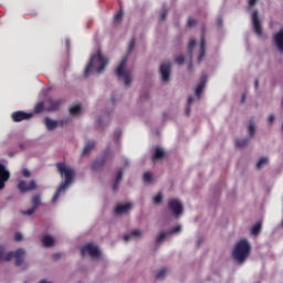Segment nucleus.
I'll return each instance as SVG.
<instances>
[{"label": "nucleus", "instance_id": "1", "mask_svg": "<svg viewBox=\"0 0 283 283\" xmlns=\"http://www.w3.org/2000/svg\"><path fill=\"white\" fill-rule=\"evenodd\" d=\"M56 169H57L62 180H64V181L60 185V187L53 195L52 202H56V200H59V198H61V196H63V193H65V191H67V189H70V185L72 184V167L71 166H67L65 163H57Z\"/></svg>", "mask_w": 283, "mask_h": 283}, {"label": "nucleus", "instance_id": "2", "mask_svg": "<svg viewBox=\"0 0 283 283\" xmlns=\"http://www.w3.org/2000/svg\"><path fill=\"white\" fill-rule=\"evenodd\" d=\"M107 64H109V60H107V57L103 55V52L101 51V49H98L97 53L92 55L85 69L84 76L85 77L90 76V74H92V71L94 69H96L97 74H102L103 72H105Z\"/></svg>", "mask_w": 283, "mask_h": 283}, {"label": "nucleus", "instance_id": "3", "mask_svg": "<svg viewBox=\"0 0 283 283\" xmlns=\"http://www.w3.org/2000/svg\"><path fill=\"white\" fill-rule=\"evenodd\" d=\"M251 247L247 240H241L237 243L235 249L232 253L233 259L242 264L249 256Z\"/></svg>", "mask_w": 283, "mask_h": 283}, {"label": "nucleus", "instance_id": "4", "mask_svg": "<svg viewBox=\"0 0 283 283\" xmlns=\"http://www.w3.org/2000/svg\"><path fill=\"white\" fill-rule=\"evenodd\" d=\"M12 259H14L17 266H21L23 269V266H25V250L18 249L14 252H8L3 258L4 262H10Z\"/></svg>", "mask_w": 283, "mask_h": 283}, {"label": "nucleus", "instance_id": "5", "mask_svg": "<svg viewBox=\"0 0 283 283\" xmlns=\"http://www.w3.org/2000/svg\"><path fill=\"white\" fill-rule=\"evenodd\" d=\"M127 66V57H123L119 66H117L115 74L124 80L125 85L128 87L132 84L130 71H126L125 67Z\"/></svg>", "mask_w": 283, "mask_h": 283}, {"label": "nucleus", "instance_id": "6", "mask_svg": "<svg viewBox=\"0 0 283 283\" xmlns=\"http://www.w3.org/2000/svg\"><path fill=\"white\" fill-rule=\"evenodd\" d=\"M18 189L20 193H28V191H34L36 189V181L34 180L28 181L24 179H19Z\"/></svg>", "mask_w": 283, "mask_h": 283}, {"label": "nucleus", "instance_id": "7", "mask_svg": "<svg viewBox=\"0 0 283 283\" xmlns=\"http://www.w3.org/2000/svg\"><path fill=\"white\" fill-rule=\"evenodd\" d=\"M81 252L83 256L88 254L92 259L101 258V250L92 243H87L86 245H84Z\"/></svg>", "mask_w": 283, "mask_h": 283}, {"label": "nucleus", "instance_id": "8", "mask_svg": "<svg viewBox=\"0 0 283 283\" xmlns=\"http://www.w3.org/2000/svg\"><path fill=\"white\" fill-rule=\"evenodd\" d=\"M10 180V170L0 164V191L6 189V182Z\"/></svg>", "mask_w": 283, "mask_h": 283}, {"label": "nucleus", "instance_id": "9", "mask_svg": "<svg viewBox=\"0 0 283 283\" xmlns=\"http://www.w3.org/2000/svg\"><path fill=\"white\" fill-rule=\"evenodd\" d=\"M168 209L172 211V213L176 217H179L180 214H182V205L177 199H172L169 201Z\"/></svg>", "mask_w": 283, "mask_h": 283}, {"label": "nucleus", "instance_id": "10", "mask_svg": "<svg viewBox=\"0 0 283 283\" xmlns=\"http://www.w3.org/2000/svg\"><path fill=\"white\" fill-rule=\"evenodd\" d=\"M109 155H111L109 149H106V150L104 151V156L102 157V159H101V160H96V161L93 164L92 169H93L94 171H98V170L103 169V166H105V164L107 163V159H109Z\"/></svg>", "mask_w": 283, "mask_h": 283}, {"label": "nucleus", "instance_id": "11", "mask_svg": "<svg viewBox=\"0 0 283 283\" xmlns=\"http://www.w3.org/2000/svg\"><path fill=\"white\" fill-rule=\"evenodd\" d=\"M171 64L170 62H164L160 64V74L164 82H168L170 78Z\"/></svg>", "mask_w": 283, "mask_h": 283}, {"label": "nucleus", "instance_id": "12", "mask_svg": "<svg viewBox=\"0 0 283 283\" xmlns=\"http://www.w3.org/2000/svg\"><path fill=\"white\" fill-rule=\"evenodd\" d=\"M12 120L14 123H21V120H30V118H32L33 114L32 113H25V112H15L12 115Z\"/></svg>", "mask_w": 283, "mask_h": 283}, {"label": "nucleus", "instance_id": "13", "mask_svg": "<svg viewBox=\"0 0 283 283\" xmlns=\"http://www.w3.org/2000/svg\"><path fill=\"white\" fill-rule=\"evenodd\" d=\"M252 21H253V27H254V32L261 36L262 34V27L260 23V18L258 11H253L252 13Z\"/></svg>", "mask_w": 283, "mask_h": 283}, {"label": "nucleus", "instance_id": "14", "mask_svg": "<svg viewBox=\"0 0 283 283\" xmlns=\"http://www.w3.org/2000/svg\"><path fill=\"white\" fill-rule=\"evenodd\" d=\"M206 83H207V75H202V77H201V80H200V82L197 85V88L195 91V94L198 97V99L201 98V94H202V92H203V90L206 87Z\"/></svg>", "mask_w": 283, "mask_h": 283}, {"label": "nucleus", "instance_id": "15", "mask_svg": "<svg viewBox=\"0 0 283 283\" xmlns=\"http://www.w3.org/2000/svg\"><path fill=\"white\" fill-rule=\"evenodd\" d=\"M41 242L43 247H45L46 249H50L54 247V244L56 243V240L54 239V237L46 234L41 239Z\"/></svg>", "mask_w": 283, "mask_h": 283}, {"label": "nucleus", "instance_id": "16", "mask_svg": "<svg viewBox=\"0 0 283 283\" xmlns=\"http://www.w3.org/2000/svg\"><path fill=\"white\" fill-rule=\"evenodd\" d=\"M44 125L49 132H52L53 129H56V127H59V122L46 117L44 119Z\"/></svg>", "mask_w": 283, "mask_h": 283}, {"label": "nucleus", "instance_id": "17", "mask_svg": "<svg viewBox=\"0 0 283 283\" xmlns=\"http://www.w3.org/2000/svg\"><path fill=\"white\" fill-rule=\"evenodd\" d=\"M59 107H61V102H59V101L49 99L46 102V109L49 112H56V109H59Z\"/></svg>", "mask_w": 283, "mask_h": 283}, {"label": "nucleus", "instance_id": "18", "mask_svg": "<svg viewBox=\"0 0 283 283\" xmlns=\"http://www.w3.org/2000/svg\"><path fill=\"white\" fill-rule=\"evenodd\" d=\"M274 41L277 49L283 52V29L279 31L276 35H274Z\"/></svg>", "mask_w": 283, "mask_h": 283}, {"label": "nucleus", "instance_id": "19", "mask_svg": "<svg viewBox=\"0 0 283 283\" xmlns=\"http://www.w3.org/2000/svg\"><path fill=\"white\" fill-rule=\"evenodd\" d=\"M132 207H133L132 203L118 205L115 209V213L116 214L127 213V211H129Z\"/></svg>", "mask_w": 283, "mask_h": 283}, {"label": "nucleus", "instance_id": "20", "mask_svg": "<svg viewBox=\"0 0 283 283\" xmlns=\"http://www.w3.org/2000/svg\"><path fill=\"white\" fill-rule=\"evenodd\" d=\"M95 147H96V143H94V140H90V142L85 145L82 155H83V156L90 155V153H92V150H94Z\"/></svg>", "mask_w": 283, "mask_h": 283}, {"label": "nucleus", "instance_id": "21", "mask_svg": "<svg viewBox=\"0 0 283 283\" xmlns=\"http://www.w3.org/2000/svg\"><path fill=\"white\" fill-rule=\"evenodd\" d=\"M83 114V106L81 104H76L72 106V117H76Z\"/></svg>", "mask_w": 283, "mask_h": 283}, {"label": "nucleus", "instance_id": "22", "mask_svg": "<svg viewBox=\"0 0 283 283\" xmlns=\"http://www.w3.org/2000/svg\"><path fill=\"white\" fill-rule=\"evenodd\" d=\"M123 180V170L117 171V176L115 179V184L113 186V191H118V186L120 185V181Z\"/></svg>", "mask_w": 283, "mask_h": 283}, {"label": "nucleus", "instance_id": "23", "mask_svg": "<svg viewBox=\"0 0 283 283\" xmlns=\"http://www.w3.org/2000/svg\"><path fill=\"white\" fill-rule=\"evenodd\" d=\"M205 54H206V41H205V38L202 35L201 44H200V54H199V57H198V62L199 63L202 61Z\"/></svg>", "mask_w": 283, "mask_h": 283}, {"label": "nucleus", "instance_id": "24", "mask_svg": "<svg viewBox=\"0 0 283 283\" xmlns=\"http://www.w3.org/2000/svg\"><path fill=\"white\" fill-rule=\"evenodd\" d=\"M140 235H142V232L139 230H134V231L130 232V234L124 235V241L128 242L130 239L138 238Z\"/></svg>", "mask_w": 283, "mask_h": 283}, {"label": "nucleus", "instance_id": "25", "mask_svg": "<svg viewBox=\"0 0 283 283\" xmlns=\"http://www.w3.org/2000/svg\"><path fill=\"white\" fill-rule=\"evenodd\" d=\"M165 156V153L160 148H156L155 155L153 156L151 160L156 163L157 160L161 159Z\"/></svg>", "mask_w": 283, "mask_h": 283}, {"label": "nucleus", "instance_id": "26", "mask_svg": "<svg viewBox=\"0 0 283 283\" xmlns=\"http://www.w3.org/2000/svg\"><path fill=\"white\" fill-rule=\"evenodd\" d=\"M31 205L32 207H34L35 209L39 208V206L41 205V197L40 196H34L31 199Z\"/></svg>", "mask_w": 283, "mask_h": 283}, {"label": "nucleus", "instance_id": "27", "mask_svg": "<svg viewBox=\"0 0 283 283\" xmlns=\"http://www.w3.org/2000/svg\"><path fill=\"white\" fill-rule=\"evenodd\" d=\"M169 235H170L169 231L160 232V234L156 239V242L161 243Z\"/></svg>", "mask_w": 283, "mask_h": 283}, {"label": "nucleus", "instance_id": "28", "mask_svg": "<svg viewBox=\"0 0 283 283\" xmlns=\"http://www.w3.org/2000/svg\"><path fill=\"white\" fill-rule=\"evenodd\" d=\"M261 229H262V224L259 222L255 226H253L251 233L253 235H258L260 233Z\"/></svg>", "mask_w": 283, "mask_h": 283}, {"label": "nucleus", "instance_id": "29", "mask_svg": "<svg viewBox=\"0 0 283 283\" xmlns=\"http://www.w3.org/2000/svg\"><path fill=\"white\" fill-rule=\"evenodd\" d=\"M249 140L250 139H243V140H237L235 142V146L238 147V148H243V147H245L248 144H249Z\"/></svg>", "mask_w": 283, "mask_h": 283}, {"label": "nucleus", "instance_id": "30", "mask_svg": "<svg viewBox=\"0 0 283 283\" xmlns=\"http://www.w3.org/2000/svg\"><path fill=\"white\" fill-rule=\"evenodd\" d=\"M44 107H45V105L42 102L38 103L34 108L35 114H41V112H43Z\"/></svg>", "mask_w": 283, "mask_h": 283}, {"label": "nucleus", "instance_id": "31", "mask_svg": "<svg viewBox=\"0 0 283 283\" xmlns=\"http://www.w3.org/2000/svg\"><path fill=\"white\" fill-rule=\"evenodd\" d=\"M167 269H161L157 274H156V279L157 280H163L165 276H166V274H167Z\"/></svg>", "mask_w": 283, "mask_h": 283}, {"label": "nucleus", "instance_id": "32", "mask_svg": "<svg viewBox=\"0 0 283 283\" xmlns=\"http://www.w3.org/2000/svg\"><path fill=\"white\" fill-rule=\"evenodd\" d=\"M34 211H36V208H34L33 206L27 210H22V214L23 216H32L34 213Z\"/></svg>", "mask_w": 283, "mask_h": 283}, {"label": "nucleus", "instance_id": "33", "mask_svg": "<svg viewBox=\"0 0 283 283\" xmlns=\"http://www.w3.org/2000/svg\"><path fill=\"white\" fill-rule=\"evenodd\" d=\"M268 161H269L268 158H265V157L261 158V159L259 160V163L256 164V168H258V169H261L264 165L268 164Z\"/></svg>", "mask_w": 283, "mask_h": 283}, {"label": "nucleus", "instance_id": "34", "mask_svg": "<svg viewBox=\"0 0 283 283\" xmlns=\"http://www.w3.org/2000/svg\"><path fill=\"white\" fill-rule=\"evenodd\" d=\"M249 134H250V137L252 138L255 134V125L253 122H250V125H249Z\"/></svg>", "mask_w": 283, "mask_h": 283}, {"label": "nucleus", "instance_id": "35", "mask_svg": "<svg viewBox=\"0 0 283 283\" xmlns=\"http://www.w3.org/2000/svg\"><path fill=\"white\" fill-rule=\"evenodd\" d=\"M144 182L149 184L153 180V175L150 172H146L143 177Z\"/></svg>", "mask_w": 283, "mask_h": 283}, {"label": "nucleus", "instance_id": "36", "mask_svg": "<svg viewBox=\"0 0 283 283\" xmlns=\"http://www.w3.org/2000/svg\"><path fill=\"white\" fill-rule=\"evenodd\" d=\"M114 20H115L116 23H120V21H123V10H120L119 12H117L115 14Z\"/></svg>", "mask_w": 283, "mask_h": 283}, {"label": "nucleus", "instance_id": "37", "mask_svg": "<svg viewBox=\"0 0 283 283\" xmlns=\"http://www.w3.org/2000/svg\"><path fill=\"white\" fill-rule=\"evenodd\" d=\"M22 177L23 178H30L32 176V172L30 170H28L27 168H23L21 170Z\"/></svg>", "mask_w": 283, "mask_h": 283}, {"label": "nucleus", "instance_id": "38", "mask_svg": "<svg viewBox=\"0 0 283 283\" xmlns=\"http://www.w3.org/2000/svg\"><path fill=\"white\" fill-rule=\"evenodd\" d=\"M196 45V40H190L189 42V54H190V57H192V50Z\"/></svg>", "mask_w": 283, "mask_h": 283}, {"label": "nucleus", "instance_id": "39", "mask_svg": "<svg viewBox=\"0 0 283 283\" xmlns=\"http://www.w3.org/2000/svg\"><path fill=\"white\" fill-rule=\"evenodd\" d=\"M135 48V40L133 38V40H130L129 44H128V51L127 53L129 54Z\"/></svg>", "mask_w": 283, "mask_h": 283}, {"label": "nucleus", "instance_id": "40", "mask_svg": "<svg viewBox=\"0 0 283 283\" xmlns=\"http://www.w3.org/2000/svg\"><path fill=\"white\" fill-rule=\"evenodd\" d=\"M175 61L177 64L182 65L185 62V57L184 55H178Z\"/></svg>", "mask_w": 283, "mask_h": 283}, {"label": "nucleus", "instance_id": "41", "mask_svg": "<svg viewBox=\"0 0 283 283\" xmlns=\"http://www.w3.org/2000/svg\"><path fill=\"white\" fill-rule=\"evenodd\" d=\"M14 240H15V242H21V240H23V234L20 232H17L14 234Z\"/></svg>", "mask_w": 283, "mask_h": 283}, {"label": "nucleus", "instance_id": "42", "mask_svg": "<svg viewBox=\"0 0 283 283\" xmlns=\"http://www.w3.org/2000/svg\"><path fill=\"white\" fill-rule=\"evenodd\" d=\"M197 24V20H195L193 18H189L188 20V27L189 28H193Z\"/></svg>", "mask_w": 283, "mask_h": 283}, {"label": "nucleus", "instance_id": "43", "mask_svg": "<svg viewBox=\"0 0 283 283\" xmlns=\"http://www.w3.org/2000/svg\"><path fill=\"white\" fill-rule=\"evenodd\" d=\"M161 201H163V196L160 193L154 197L155 203H160Z\"/></svg>", "mask_w": 283, "mask_h": 283}, {"label": "nucleus", "instance_id": "44", "mask_svg": "<svg viewBox=\"0 0 283 283\" xmlns=\"http://www.w3.org/2000/svg\"><path fill=\"white\" fill-rule=\"evenodd\" d=\"M3 258H6L4 250L3 248H0V262H6V259Z\"/></svg>", "mask_w": 283, "mask_h": 283}, {"label": "nucleus", "instance_id": "45", "mask_svg": "<svg viewBox=\"0 0 283 283\" xmlns=\"http://www.w3.org/2000/svg\"><path fill=\"white\" fill-rule=\"evenodd\" d=\"M180 231H181V227L178 226V227L174 228L171 231H168V232H169L170 235H171V234L177 233V232H180Z\"/></svg>", "mask_w": 283, "mask_h": 283}, {"label": "nucleus", "instance_id": "46", "mask_svg": "<svg viewBox=\"0 0 283 283\" xmlns=\"http://www.w3.org/2000/svg\"><path fill=\"white\" fill-rule=\"evenodd\" d=\"M122 135H123V132L117 130V132H115L114 137H115L116 140H119Z\"/></svg>", "mask_w": 283, "mask_h": 283}, {"label": "nucleus", "instance_id": "47", "mask_svg": "<svg viewBox=\"0 0 283 283\" xmlns=\"http://www.w3.org/2000/svg\"><path fill=\"white\" fill-rule=\"evenodd\" d=\"M168 11H163L161 15H160V21H165L167 18Z\"/></svg>", "mask_w": 283, "mask_h": 283}, {"label": "nucleus", "instance_id": "48", "mask_svg": "<svg viewBox=\"0 0 283 283\" xmlns=\"http://www.w3.org/2000/svg\"><path fill=\"white\" fill-rule=\"evenodd\" d=\"M256 2H258V0H249V6L253 7V6H255Z\"/></svg>", "mask_w": 283, "mask_h": 283}, {"label": "nucleus", "instance_id": "49", "mask_svg": "<svg viewBox=\"0 0 283 283\" xmlns=\"http://www.w3.org/2000/svg\"><path fill=\"white\" fill-rule=\"evenodd\" d=\"M97 126L103 127V118L97 119Z\"/></svg>", "mask_w": 283, "mask_h": 283}, {"label": "nucleus", "instance_id": "50", "mask_svg": "<svg viewBox=\"0 0 283 283\" xmlns=\"http://www.w3.org/2000/svg\"><path fill=\"white\" fill-rule=\"evenodd\" d=\"M190 113H191V109H190V107L188 106L187 109H186V115L189 116Z\"/></svg>", "mask_w": 283, "mask_h": 283}, {"label": "nucleus", "instance_id": "51", "mask_svg": "<svg viewBox=\"0 0 283 283\" xmlns=\"http://www.w3.org/2000/svg\"><path fill=\"white\" fill-rule=\"evenodd\" d=\"M273 122H274V116L271 115V116L269 117V123L272 124Z\"/></svg>", "mask_w": 283, "mask_h": 283}, {"label": "nucleus", "instance_id": "52", "mask_svg": "<svg viewBox=\"0 0 283 283\" xmlns=\"http://www.w3.org/2000/svg\"><path fill=\"white\" fill-rule=\"evenodd\" d=\"M245 98H247V95L243 94V95H242V98H241V103H244V102H245Z\"/></svg>", "mask_w": 283, "mask_h": 283}, {"label": "nucleus", "instance_id": "53", "mask_svg": "<svg viewBox=\"0 0 283 283\" xmlns=\"http://www.w3.org/2000/svg\"><path fill=\"white\" fill-rule=\"evenodd\" d=\"M192 102H193V97L190 96V97L188 98V104L190 105Z\"/></svg>", "mask_w": 283, "mask_h": 283}, {"label": "nucleus", "instance_id": "54", "mask_svg": "<svg viewBox=\"0 0 283 283\" xmlns=\"http://www.w3.org/2000/svg\"><path fill=\"white\" fill-rule=\"evenodd\" d=\"M62 125H67V119H63Z\"/></svg>", "mask_w": 283, "mask_h": 283}, {"label": "nucleus", "instance_id": "55", "mask_svg": "<svg viewBox=\"0 0 283 283\" xmlns=\"http://www.w3.org/2000/svg\"><path fill=\"white\" fill-rule=\"evenodd\" d=\"M259 87V80H255V88Z\"/></svg>", "mask_w": 283, "mask_h": 283}, {"label": "nucleus", "instance_id": "56", "mask_svg": "<svg viewBox=\"0 0 283 283\" xmlns=\"http://www.w3.org/2000/svg\"><path fill=\"white\" fill-rule=\"evenodd\" d=\"M129 166L128 160H125V168H127Z\"/></svg>", "mask_w": 283, "mask_h": 283}, {"label": "nucleus", "instance_id": "57", "mask_svg": "<svg viewBox=\"0 0 283 283\" xmlns=\"http://www.w3.org/2000/svg\"><path fill=\"white\" fill-rule=\"evenodd\" d=\"M189 70H192V64H191V62H190V64H189Z\"/></svg>", "mask_w": 283, "mask_h": 283}, {"label": "nucleus", "instance_id": "58", "mask_svg": "<svg viewBox=\"0 0 283 283\" xmlns=\"http://www.w3.org/2000/svg\"><path fill=\"white\" fill-rule=\"evenodd\" d=\"M66 45L70 46V40L66 41Z\"/></svg>", "mask_w": 283, "mask_h": 283}, {"label": "nucleus", "instance_id": "59", "mask_svg": "<svg viewBox=\"0 0 283 283\" xmlns=\"http://www.w3.org/2000/svg\"><path fill=\"white\" fill-rule=\"evenodd\" d=\"M218 22H221V18H218Z\"/></svg>", "mask_w": 283, "mask_h": 283}, {"label": "nucleus", "instance_id": "60", "mask_svg": "<svg viewBox=\"0 0 283 283\" xmlns=\"http://www.w3.org/2000/svg\"><path fill=\"white\" fill-rule=\"evenodd\" d=\"M72 178L74 179V171L72 172Z\"/></svg>", "mask_w": 283, "mask_h": 283}, {"label": "nucleus", "instance_id": "61", "mask_svg": "<svg viewBox=\"0 0 283 283\" xmlns=\"http://www.w3.org/2000/svg\"><path fill=\"white\" fill-rule=\"evenodd\" d=\"M147 97H148V94L145 95V98H147Z\"/></svg>", "mask_w": 283, "mask_h": 283}, {"label": "nucleus", "instance_id": "62", "mask_svg": "<svg viewBox=\"0 0 283 283\" xmlns=\"http://www.w3.org/2000/svg\"><path fill=\"white\" fill-rule=\"evenodd\" d=\"M112 102L114 103V98L112 99Z\"/></svg>", "mask_w": 283, "mask_h": 283}, {"label": "nucleus", "instance_id": "63", "mask_svg": "<svg viewBox=\"0 0 283 283\" xmlns=\"http://www.w3.org/2000/svg\"><path fill=\"white\" fill-rule=\"evenodd\" d=\"M282 224H283V221H282Z\"/></svg>", "mask_w": 283, "mask_h": 283}]
</instances>
